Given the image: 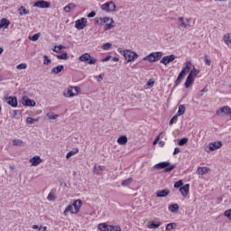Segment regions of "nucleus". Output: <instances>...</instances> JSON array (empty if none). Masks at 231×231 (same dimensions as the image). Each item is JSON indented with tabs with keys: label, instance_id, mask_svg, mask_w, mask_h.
<instances>
[{
	"label": "nucleus",
	"instance_id": "53",
	"mask_svg": "<svg viewBox=\"0 0 231 231\" xmlns=\"http://www.w3.org/2000/svg\"><path fill=\"white\" fill-rule=\"evenodd\" d=\"M224 216H226V217H228L231 220V209L226 210Z\"/></svg>",
	"mask_w": 231,
	"mask_h": 231
},
{
	"label": "nucleus",
	"instance_id": "50",
	"mask_svg": "<svg viewBox=\"0 0 231 231\" xmlns=\"http://www.w3.org/2000/svg\"><path fill=\"white\" fill-rule=\"evenodd\" d=\"M40 35H41L40 33H36V34L31 36L29 39H30V41H33V42L39 41Z\"/></svg>",
	"mask_w": 231,
	"mask_h": 231
},
{
	"label": "nucleus",
	"instance_id": "16",
	"mask_svg": "<svg viewBox=\"0 0 231 231\" xmlns=\"http://www.w3.org/2000/svg\"><path fill=\"white\" fill-rule=\"evenodd\" d=\"M74 207V213L79 214V210L82 207V200L77 199L72 203V208Z\"/></svg>",
	"mask_w": 231,
	"mask_h": 231
},
{
	"label": "nucleus",
	"instance_id": "36",
	"mask_svg": "<svg viewBox=\"0 0 231 231\" xmlns=\"http://www.w3.org/2000/svg\"><path fill=\"white\" fill-rule=\"evenodd\" d=\"M152 86H154V79H151L144 85V89H149V88H152Z\"/></svg>",
	"mask_w": 231,
	"mask_h": 231
},
{
	"label": "nucleus",
	"instance_id": "38",
	"mask_svg": "<svg viewBox=\"0 0 231 231\" xmlns=\"http://www.w3.org/2000/svg\"><path fill=\"white\" fill-rule=\"evenodd\" d=\"M190 77H192V79H194V77H197L198 75H199V69H197L196 68H193V69H191L189 71Z\"/></svg>",
	"mask_w": 231,
	"mask_h": 231
},
{
	"label": "nucleus",
	"instance_id": "32",
	"mask_svg": "<svg viewBox=\"0 0 231 231\" xmlns=\"http://www.w3.org/2000/svg\"><path fill=\"white\" fill-rule=\"evenodd\" d=\"M109 225L106 224V223H102V224H99L98 225V228L101 230V231H109Z\"/></svg>",
	"mask_w": 231,
	"mask_h": 231
},
{
	"label": "nucleus",
	"instance_id": "35",
	"mask_svg": "<svg viewBox=\"0 0 231 231\" xmlns=\"http://www.w3.org/2000/svg\"><path fill=\"white\" fill-rule=\"evenodd\" d=\"M79 152V149H73L72 151L69 152L66 155L67 160H69V158H71V156L77 154Z\"/></svg>",
	"mask_w": 231,
	"mask_h": 231
},
{
	"label": "nucleus",
	"instance_id": "54",
	"mask_svg": "<svg viewBox=\"0 0 231 231\" xmlns=\"http://www.w3.org/2000/svg\"><path fill=\"white\" fill-rule=\"evenodd\" d=\"M102 48H103V50H106V51L111 50V43L106 42V43H105V44L103 45Z\"/></svg>",
	"mask_w": 231,
	"mask_h": 231
},
{
	"label": "nucleus",
	"instance_id": "13",
	"mask_svg": "<svg viewBox=\"0 0 231 231\" xmlns=\"http://www.w3.org/2000/svg\"><path fill=\"white\" fill-rule=\"evenodd\" d=\"M209 151H217V149H221L223 147V143L220 141H217L215 143H208Z\"/></svg>",
	"mask_w": 231,
	"mask_h": 231
},
{
	"label": "nucleus",
	"instance_id": "61",
	"mask_svg": "<svg viewBox=\"0 0 231 231\" xmlns=\"http://www.w3.org/2000/svg\"><path fill=\"white\" fill-rule=\"evenodd\" d=\"M111 56H106L105 59L102 60V62H107V60H110Z\"/></svg>",
	"mask_w": 231,
	"mask_h": 231
},
{
	"label": "nucleus",
	"instance_id": "30",
	"mask_svg": "<svg viewBox=\"0 0 231 231\" xmlns=\"http://www.w3.org/2000/svg\"><path fill=\"white\" fill-rule=\"evenodd\" d=\"M57 59L59 60H68V59H69V56L68 55V52H63L62 54L58 55Z\"/></svg>",
	"mask_w": 231,
	"mask_h": 231
},
{
	"label": "nucleus",
	"instance_id": "4",
	"mask_svg": "<svg viewBox=\"0 0 231 231\" xmlns=\"http://www.w3.org/2000/svg\"><path fill=\"white\" fill-rule=\"evenodd\" d=\"M123 55L127 62H133L135 59H138V53L131 50H125Z\"/></svg>",
	"mask_w": 231,
	"mask_h": 231
},
{
	"label": "nucleus",
	"instance_id": "46",
	"mask_svg": "<svg viewBox=\"0 0 231 231\" xmlns=\"http://www.w3.org/2000/svg\"><path fill=\"white\" fill-rule=\"evenodd\" d=\"M26 68H28L26 63H21L16 66V69H26Z\"/></svg>",
	"mask_w": 231,
	"mask_h": 231
},
{
	"label": "nucleus",
	"instance_id": "12",
	"mask_svg": "<svg viewBox=\"0 0 231 231\" xmlns=\"http://www.w3.org/2000/svg\"><path fill=\"white\" fill-rule=\"evenodd\" d=\"M176 59V55L171 54L169 56H164L162 60H161V64H164V66H167V64H171V62H173V60H175Z\"/></svg>",
	"mask_w": 231,
	"mask_h": 231
},
{
	"label": "nucleus",
	"instance_id": "49",
	"mask_svg": "<svg viewBox=\"0 0 231 231\" xmlns=\"http://www.w3.org/2000/svg\"><path fill=\"white\" fill-rule=\"evenodd\" d=\"M204 60H205V64H206L207 66H210V64H212V60H210L208 59V55H205V56H204Z\"/></svg>",
	"mask_w": 231,
	"mask_h": 231
},
{
	"label": "nucleus",
	"instance_id": "5",
	"mask_svg": "<svg viewBox=\"0 0 231 231\" xmlns=\"http://www.w3.org/2000/svg\"><path fill=\"white\" fill-rule=\"evenodd\" d=\"M79 60H80V62H87V64H97V59L95 58H91V54L90 53H84L82 54Z\"/></svg>",
	"mask_w": 231,
	"mask_h": 231
},
{
	"label": "nucleus",
	"instance_id": "63",
	"mask_svg": "<svg viewBox=\"0 0 231 231\" xmlns=\"http://www.w3.org/2000/svg\"><path fill=\"white\" fill-rule=\"evenodd\" d=\"M180 152V148H175L173 151V154L176 155Z\"/></svg>",
	"mask_w": 231,
	"mask_h": 231
},
{
	"label": "nucleus",
	"instance_id": "42",
	"mask_svg": "<svg viewBox=\"0 0 231 231\" xmlns=\"http://www.w3.org/2000/svg\"><path fill=\"white\" fill-rule=\"evenodd\" d=\"M35 122H39V119H33V117H27L26 123L29 125L35 124Z\"/></svg>",
	"mask_w": 231,
	"mask_h": 231
},
{
	"label": "nucleus",
	"instance_id": "27",
	"mask_svg": "<svg viewBox=\"0 0 231 231\" xmlns=\"http://www.w3.org/2000/svg\"><path fill=\"white\" fill-rule=\"evenodd\" d=\"M76 6L77 5L70 3L64 7V12H66V14H69V12H71V10H73V8H75Z\"/></svg>",
	"mask_w": 231,
	"mask_h": 231
},
{
	"label": "nucleus",
	"instance_id": "19",
	"mask_svg": "<svg viewBox=\"0 0 231 231\" xmlns=\"http://www.w3.org/2000/svg\"><path fill=\"white\" fill-rule=\"evenodd\" d=\"M171 194V190L169 189H162L156 193L157 198H167Z\"/></svg>",
	"mask_w": 231,
	"mask_h": 231
},
{
	"label": "nucleus",
	"instance_id": "6",
	"mask_svg": "<svg viewBox=\"0 0 231 231\" xmlns=\"http://www.w3.org/2000/svg\"><path fill=\"white\" fill-rule=\"evenodd\" d=\"M101 10L106 13L115 12L116 10V5L113 1H108L101 5Z\"/></svg>",
	"mask_w": 231,
	"mask_h": 231
},
{
	"label": "nucleus",
	"instance_id": "18",
	"mask_svg": "<svg viewBox=\"0 0 231 231\" xmlns=\"http://www.w3.org/2000/svg\"><path fill=\"white\" fill-rule=\"evenodd\" d=\"M228 111H230V106H226L223 107H220L219 109L217 110V115L221 116V115H228Z\"/></svg>",
	"mask_w": 231,
	"mask_h": 231
},
{
	"label": "nucleus",
	"instance_id": "29",
	"mask_svg": "<svg viewBox=\"0 0 231 231\" xmlns=\"http://www.w3.org/2000/svg\"><path fill=\"white\" fill-rule=\"evenodd\" d=\"M178 116H181L182 115H185V105H180L179 110L176 114Z\"/></svg>",
	"mask_w": 231,
	"mask_h": 231
},
{
	"label": "nucleus",
	"instance_id": "58",
	"mask_svg": "<svg viewBox=\"0 0 231 231\" xmlns=\"http://www.w3.org/2000/svg\"><path fill=\"white\" fill-rule=\"evenodd\" d=\"M185 75H186V74H185L184 72L180 71V74H179V76H178V78H179V79H181L183 80V79L185 78Z\"/></svg>",
	"mask_w": 231,
	"mask_h": 231
},
{
	"label": "nucleus",
	"instance_id": "37",
	"mask_svg": "<svg viewBox=\"0 0 231 231\" xmlns=\"http://www.w3.org/2000/svg\"><path fill=\"white\" fill-rule=\"evenodd\" d=\"M2 28H8L10 26V21L8 19L3 18L1 20Z\"/></svg>",
	"mask_w": 231,
	"mask_h": 231
},
{
	"label": "nucleus",
	"instance_id": "9",
	"mask_svg": "<svg viewBox=\"0 0 231 231\" xmlns=\"http://www.w3.org/2000/svg\"><path fill=\"white\" fill-rule=\"evenodd\" d=\"M33 6L36 8H50L51 6V4L48 1L44 0H38L33 4Z\"/></svg>",
	"mask_w": 231,
	"mask_h": 231
},
{
	"label": "nucleus",
	"instance_id": "8",
	"mask_svg": "<svg viewBox=\"0 0 231 231\" xmlns=\"http://www.w3.org/2000/svg\"><path fill=\"white\" fill-rule=\"evenodd\" d=\"M87 24H88V19L81 18L75 22V28H77V30H84Z\"/></svg>",
	"mask_w": 231,
	"mask_h": 231
},
{
	"label": "nucleus",
	"instance_id": "24",
	"mask_svg": "<svg viewBox=\"0 0 231 231\" xmlns=\"http://www.w3.org/2000/svg\"><path fill=\"white\" fill-rule=\"evenodd\" d=\"M192 82H194V78H192L190 75H188L186 81H185V88H189L192 85Z\"/></svg>",
	"mask_w": 231,
	"mask_h": 231
},
{
	"label": "nucleus",
	"instance_id": "40",
	"mask_svg": "<svg viewBox=\"0 0 231 231\" xmlns=\"http://www.w3.org/2000/svg\"><path fill=\"white\" fill-rule=\"evenodd\" d=\"M177 226V224L176 223H169L166 225V230L169 231V230H174V228H176Z\"/></svg>",
	"mask_w": 231,
	"mask_h": 231
},
{
	"label": "nucleus",
	"instance_id": "59",
	"mask_svg": "<svg viewBox=\"0 0 231 231\" xmlns=\"http://www.w3.org/2000/svg\"><path fill=\"white\" fill-rule=\"evenodd\" d=\"M181 78H177V79L175 80V86H178L179 84H181Z\"/></svg>",
	"mask_w": 231,
	"mask_h": 231
},
{
	"label": "nucleus",
	"instance_id": "43",
	"mask_svg": "<svg viewBox=\"0 0 231 231\" xmlns=\"http://www.w3.org/2000/svg\"><path fill=\"white\" fill-rule=\"evenodd\" d=\"M174 189H180L183 187V180H179L174 183Z\"/></svg>",
	"mask_w": 231,
	"mask_h": 231
},
{
	"label": "nucleus",
	"instance_id": "64",
	"mask_svg": "<svg viewBox=\"0 0 231 231\" xmlns=\"http://www.w3.org/2000/svg\"><path fill=\"white\" fill-rule=\"evenodd\" d=\"M19 111H17V110H14V115H13V118H15V116H17V113H18Z\"/></svg>",
	"mask_w": 231,
	"mask_h": 231
},
{
	"label": "nucleus",
	"instance_id": "41",
	"mask_svg": "<svg viewBox=\"0 0 231 231\" xmlns=\"http://www.w3.org/2000/svg\"><path fill=\"white\" fill-rule=\"evenodd\" d=\"M189 142V138L183 137L182 139L179 140L178 143L180 147H183Z\"/></svg>",
	"mask_w": 231,
	"mask_h": 231
},
{
	"label": "nucleus",
	"instance_id": "23",
	"mask_svg": "<svg viewBox=\"0 0 231 231\" xmlns=\"http://www.w3.org/2000/svg\"><path fill=\"white\" fill-rule=\"evenodd\" d=\"M168 208H169L170 212L176 214V212H178L180 210V206L177 203L171 204Z\"/></svg>",
	"mask_w": 231,
	"mask_h": 231
},
{
	"label": "nucleus",
	"instance_id": "28",
	"mask_svg": "<svg viewBox=\"0 0 231 231\" xmlns=\"http://www.w3.org/2000/svg\"><path fill=\"white\" fill-rule=\"evenodd\" d=\"M68 212H70V214H77L75 213V210H73L72 205H69L66 207L65 210L63 211L64 216H68Z\"/></svg>",
	"mask_w": 231,
	"mask_h": 231
},
{
	"label": "nucleus",
	"instance_id": "25",
	"mask_svg": "<svg viewBox=\"0 0 231 231\" xmlns=\"http://www.w3.org/2000/svg\"><path fill=\"white\" fill-rule=\"evenodd\" d=\"M117 143H119V145H125L127 143V136L125 135H121L118 139H117Z\"/></svg>",
	"mask_w": 231,
	"mask_h": 231
},
{
	"label": "nucleus",
	"instance_id": "39",
	"mask_svg": "<svg viewBox=\"0 0 231 231\" xmlns=\"http://www.w3.org/2000/svg\"><path fill=\"white\" fill-rule=\"evenodd\" d=\"M43 64L44 66H50V64H51V59H50L48 55L43 56Z\"/></svg>",
	"mask_w": 231,
	"mask_h": 231
},
{
	"label": "nucleus",
	"instance_id": "47",
	"mask_svg": "<svg viewBox=\"0 0 231 231\" xmlns=\"http://www.w3.org/2000/svg\"><path fill=\"white\" fill-rule=\"evenodd\" d=\"M13 145H18V146L23 145V140L14 139V140L13 141Z\"/></svg>",
	"mask_w": 231,
	"mask_h": 231
},
{
	"label": "nucleus",
	"instance_id": "26",
	"mask_svg": "<svg viewBox=\"0 0 231 231\" xmlns=\"http://www.w3.org/2000/svg\"><path fill=\"white\" fill-rule=\"evenodd\" d=\"M159 226H162V222L154 223V221H151L150 224L147 226L148 228H159Z\"/></svg>",
	"mask_w": 231,
	"mask_h": 231
},
{
	"label": "nucleus",
	"instance_id": "57",
	"mask_svg": "<svg viewBox=\"0 0 231 231\" xmlns=\"http://www.w3.org/2000/svg\"><path fill=\"white\" fill-rule=\"evenodd\" d=\"M207 91H208V89H207V88H203L202 90H200L199 97H203V95H205V93H207Z\"/></svg>",
	"mask_w": 231,
	"mask_h": 231
},
{
	"label": "nucleus",
	"instance_id": "56",
	"mask_svg": "<svg viewBox=\"0 0 231 231\" xmlns=\"http://www.w3.org/2000/svg\"><path fill=\"white\" fill-rule=\"evenodd\" d=\"M97 15V13L95 11H91L87 17H88V19H91L92 17H95Z\"/></svg>",
	"mask_w": 231,
	"mask_h": 231
},
{
	"label": "nucleus",
	"instance_id": "48",
	"mask_svg": "<svg viewBox=\"0 0 231 231\" xmlns=\"http://www.w3.org/2000/svg\"><path fill=\"white\" fill-rule=\"evenodd\" d=\"M131 181H133V179H132V178H129V179L124 180V181L122 182L123 187H127V185H129V184L131 183Z\"/></svg>",
	"mask_w": 231,
	"mask_h": 231
},
{
	"label": "nucleus",
	"instance_id": "3",
	"mask_svg": "<svg viewBox=\"0 0 231 231\" xmlns=\"http://www.w3.org/2000/svg\"><path fill=\"white\" fill-rule=\"evenodd\" d=\"M162 53L158 51V52H152L146 57L143 59V60H147L148 62H158L160 59H162Z\"/></svg>",
	"mask_w": 231,
	"mask_h": 231
},
{
	"label": "nucleus",
	"instance_id": "44",
	"mask_svg": "<svg viewBox=\"0 0 231 231\" xmlns=\"http://www.w3.org/2000/svg\"><path fill=\"white\" fill-rule=\"evenodd\" d=\"M108 231H122V228H120L118 226H110Z\"/></svg>",
	"mask_w": 231,
	"mask_h": 231
},
{
	"label": "nucleus",
	"instance_id": "11",
	"mask_svg": "<svg viewBox=\"0 0 231 231\" xmlns=\"http://www.w3.org/2000/svg\"><path fill=\"white\" fill-rule=\"evenodd\" d=\"M73 89L74 91L78 94L80 93V88L79 87H70L67 92L64 93V97H75V93H73Z\"/></svg>",
	"mask_w": 231,
	"mask_h": 231
},
{
	"label": "nucleus",
	"instance_id": "1",
	"mask_svg": "<svg viewBox=\"0 0 231 231\" xmlns=\"http://www.w3.org/2000/svg\"><path fill=\"white\" fill-rule=\"evenodd\" d=\"M171 162H159L157 164H155L153 166V169H157V170H160V169H164L163 170V172H171V171H174V169L176 168L175 165H171Z\"/></svg>",
	"mask_w": 231,
	"mask_h": 231
},
{
	"label": "nucleus",
	"instance_id": "31",
	"mask_svg": "<svg viewBox=\"0 0 231 231\" xmlns=\"http://www.w3.org/2000/svg\"><path fill=\"white\" fill-rule=\"evenodd\" d=\"M65 49H66V47H64V45H56L52 49V51H54V53H60V51L65 50Z\"/></svg>",
	"mask_w": 231,
	"mask_h": 231
},
{
	"label": "nucleus",
	"instance_id": "15",
	"mask_svg": "<svg viewBox=\"0 0 231 231\" xmlns=\"http://www.w3.org/2000/svg\"><path fill=\"white\" fill-rule=\"evenodd\" d=\"M190 189V184H185L181 188H180V192L184 196V198H187L189 196V191Z\"/></svg>",
	"mask_w": 231,
	"mask_h": 231
},
{
	"label": "nucleus",
	"instance_id": "60",
	"mask_svg": "<svg viewBox=\"0 0 231 231\" xmlns=\"http://www.w3.org/2000/svg\"><path fill=\"white\" fill-rule=\"evenodd\" d=\"M158 142H160V135H158L154 141H153V145H156L158 143Z\"/></svg>",
	"mask_w": 231,
	"mask_h": 231
},
{
	"label": "nucleus",
	"instance_id": "20",
	"mask_svg": "<svg viewBox=\"0 0 231 231\" xmlns=\"http://www.w3.org/2000/svg\"><path fill=\"white\" fill-rule=\"evenodd\" d=\"M223 41L225 44L228 46V48H231V33L230 32H227L223 36Z\"/></svg>",
	"mask_w": 231,
	"mask_h": 231
},
{
	"label": "nucleus",
	"instance_id": "45",
	"mask_svg": "<svg viewBox=\"0 0 231 231\" xmlns=\"http://www.w3.org/2000/svg\"><path fill=\"white\" fill-rule=\"evenodd\" d=\"M47 199L49 201H55V199H57V198L55 197V195L53 193L51 192V193H49Z\"/></svg>",
	"mask_w": 231,
	"mask_h": 231
},
{
	"label": "nucleus",
	"instance_id": "33",
	"mask_svg": "<svg viewBox=\"0 0 231 231\" xmlns=\"http://www.w3.org/2000/svg\"><path fill=\"white\" fill-rule=\"evenodd\" d=\"M191 65H192V63L190 61H187L185 68L182 69L181 71L187 75V73H189V71H190V66Z\"/></svg>",
	"mask_w": 231,
	"mask_h": 231
},
{
	"label": "nucleus",
	"instance_id": "21",
	"mask_svg": "<svg viewBox=\"0 0 231 231\" xmlns=\"http://www.w3.org/2000/svg\"><path fill=\"white\" fill-rule=\"evenodd\" d=\"M209 171H210V168L199 167L198 170H197V174H200L201 176H203V174L208 173Z\"/></svg>",
	"mask_w": 231,
	"mask_h": 231
},
{
	"label": "nucleus",
	"instance_id": "52",
	"mask_svg": "<svg viewBox=\"0 0 231 231\" xmlns=\"http://www.w3.org/2000/svg\"><path fill=\"white\" fill-rule=\"evenodd\" d=\"M175 122H178V116L175 115L169 122L170 125H172Z\"/></svg>",
	"mask_w": 231,
	"mask_h": 231
},
{
	"label": "nucleus",
	"instance_id": "14",
	"mask_svg": "<svg viewBox=\"0 0 231 231\" xmlns=\"http://www.w3.org/2000/svg\"><path fill=\"white\" fill-rule=\"evenodd\" d=\"M29 162L32 163V167H37V165H41V163H42V159H41V156L35 155L31 158Z\"/></svg>",
	"mask_w": 231,
	"mask_h": 231
},
{
	"label": "nucleus",
	"instance_id": "10",
	"mask_svg": "<svg viewBox=\"0 0 231 231\" xmlns=\"http://www.w3.org/2000/svg\"><path fill=\"white\" fill-rule=\"evenodd\" d=\"M22 104L23 106H28V107H35L36 103L35 100L30 99L28 97H23L22 98Z\"/></svg>",
	"mask_w": 231,
	"mask_h": 231
},
{
	"label": "nucleus",
	"instance_id": "51",
	"mask_svg": "<svg viewBox=\"0 0 231 231\" xmlns=\"http://www.w3.org/2000/svg\"><path fill=\"white\" fill-rule=\"evenodd\" d=\"M48 118H50V120H57L59 118V115H51V114H47Z\"/></svg>",
	"mask_w": 231,
	"mask_h": 231
},
{
	"label": "nucleus",
	"instance_id": "62",
	"mask_svg": "<svg viewBox=\"0 0 231 231\" xmlns=\"http://www.w3.org/2000/svg\"><path fill=\"white\" fill-rule=\"evenodd\" d=\"M101 80H104V77L102 76V74L97 76V82H100Z\"/></svg>",
	"mask_w": 231,
	"mask_h": 231
},
{
	"label": "nucleus",
	"instance_id": "55",
	"mask_svg": "<svg viewBox=\"0 0 231 231\" xmlns=\"http://www.w3.org/2000/svg\"><path fill=\"white\" fill-rule=\"evenodd\" d=\"M102 169H103V167H102L101 165H98L97 167L95 166V167H94V172H95L96 174H98V171H102Z\"/></svg>",
	"mask_w": 231,
	"mask_h": 231
},
{
	"label": "nucleus",
	"instance_id": "22",
	"mask_svg": "<svg viewBox=\"0 0 231 231\" xmlns=\"http://www.w3.org/2000/svg\"><path fill=\"white\" fill-rule=\"evenodd\" d=\"M64 69V65H59L57 67H54L51 69V73H53L54 75H59V73H60L61 71H63Z\"/></svg>",
	"mask_w": 231,
	"mask_h": 231
},
{
	"label": "nucleus",
	"instance_id": "2",
	"mask_svg": "<svg viewBox=\"0 0 231 231\" xmlns=\"http://www.w3.org/2000/svg\"><path fill=\"white\" fill-rule=\"evenodd\" d=\"M96 24H106L105 31L111 30L113 28V19L109 17H103L96 20Z\"/></svg>",
	"mask_w": 231,
	"mask_h": 231
},
{
	"label": "nucleus",
	"instance_id": "34",
	"mask_svg": "<svg viewBox=\"0 0 231 231\" xmlns=\"http://www.w3.org/2000/svg\"><path fill=\"white\" fill-rule=\"evenodd\" d=\"M18 12H19L20 15H28V14H30V11L25 9L24 6H21L18 9Z\"/></svg>",
	"mask_w": 231,
	"mask_h": 231
},
{
	"label": "nucleus",
	"instance_id": "17",
	"mask_svg": "<svg viewBox=\"0 0 231 231\" xmlns=\"http://www.w3.org/2000/svg\"><path fill=\"white\" fill-rule=\"evenodd\" d=\"M178 22L180 23V28L187 29V26H189V18H184V17H179Z\"/></svg>",
	"mask_w": 231,
	"mask_h": 231
},
{
	"label": "nucleus",
	"instance_id": "7",
	"mask_svg": "<svg viewBox=\"0 0 231 231\" xmlns=\"http://www.w3.org/2000/svg\"><path fill=\"white\" fill-rule=\"evenodd\" d=\"M4 102H6L8 106H11V107H17L18 102L16 97H4Z\"/></svg>",
	"mask_w": 231,
	"mask_h": 231
}]
</instances>
